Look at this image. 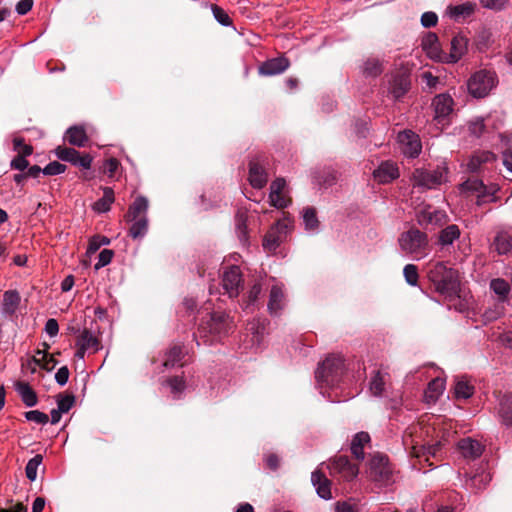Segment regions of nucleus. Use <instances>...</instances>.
Returning <instances> with one entry per match:
<instances>
[{"instance_id": "nucleus-30", "label": "nucleus", "mask_w": 512, "mask_h": 512, "mask_svg": "<svg viewBox=\"0 0 512 512\" xmlns=\"http://www.w3.org/2000/svg\"><path fill=\"white\" fill-rule=\"evenodd\" d=\"M267 174L264 168L257 162H250L249 165V182L252 187L261 189L267 183Z\"/></svg>"}, {"instance_id": "nucleus-40", "label": "nucleus", "mask_w": 512, "mask_h": 512, "mask_svg": "<svg viewBox=\"0 0 512 512\" xmlns=\"http://www.w3.org/2000/svg\"><path fill=\"white\" fill-rule=\"evenodd\" d=\"M474 8L475 5L468 2L460 5L449 6L448 14L454 20L459 21L460 19L471 16L474 12Z\"/></svg>"}, {"instance_id": "nucleus-63", "label": "nucleus", "mask_w": 512, "mask_h": 512, "mask_svg": "<svg viewBox=\"0 0 512 512\" xmlns=\"http://www.w3.org/2000/svg\"><path fill=\"white\" fill-rule=\"evenodd\" d=\"M118 167H119V161L115 158H109L103 164V171L109 177H113L115 175L116 171L118 170Z\"/></svg>"}, {"instance_id": "nucleus-37", "label": "nucleus", "mask_w": 512, "mask_h": 512, "mask_svg": "<svg viewBox=\"0 0 512 512\" xmlns=\"http://www.w3.org/2000/svg\"><path fill=\"white\" fill-rule=\"evenodd\" d=\"M460 237V229L457 225L451 224L442 229L439 233L438 244L442 247L450 246Z\"/></svg>"}, {"instance_id": "nucleus-19", "label": "nucleus", "mask_w": 512, "mask_h": 512, "mask_svg": "<svg viewBox=\"0 0 512 512\" xmlns=\"http://www.w3.org/2000/svg\"><path fill=\"white\" fill-rule=\"evenodd\" d=\"M248 335H251V346L255 350L259 349L266 332V319L254 318L246 326Z\"/></svg>"}, {"instance_id": "nucleus-44", "label": "nucleus", "mask_w": 512, "mask_h": 512, "mask_svg": "<svg viewBox=\"0 0 512 512\" xmlns=\"http://www.w3.org/2000/svg\"><path fill=\"white\" fill-rule=\"evenodd\" d=\"M505 311V303L496 301L493 306L488 307L485 309L482 317L484 321L487 322H493L497 319H499Z\"/></svg>"}, {"instance_id": "nucleus-21", "label": "nucleus", "mask_w": 512, "mask_h": 512, "mask_svg": "<svg viewBox=\"0 0 512 512\" xmlns=\"http://www.w3.org/2000/svg\"><path fill=\"white\" fill-rule=\"evenodd\" d=\"M286 182L283 178H277L270 185L269 199L272 206L282 209L288 206L289 199L283 195Z\"/></svg>"}, {"instance_id": "nucleus-52", "label": "nucleus", "mask_w": 512, "mask_h": 512, "mask_svg": "<svg viewBox=\"0 0 512 512\" xmlns=\"http://www.w3.org/2000/svg\"><path fill=\"white\" fill-rule=\"evenodd\" d=\"M79 152L74 148L59 146L56 149V156L62 160L72 164Z\"/></svg>"}, {"instance_id": "nucleus-59", "label": "nucleus", "mask_w": 512, "mask_h": 512, "mask_svg": "<svg viewBox=\"0 0 512 512\" xmlns=\"http://www.w3.org/2000/svg\"><path fill=\"white\" fill-rule=\"evenodd\" d=\"M66 170V166L64 164H61L60 162H57V161H53V162H50L49 164H47L44 168H43V174L45 175H59L63 172H65Z\"/></svg>"}, {"instance_id": "nucleus-11", "label": "nucleus", "mask_w": 512, "mask_h": 512, "mask_svg": "<svg viewBox=\"0 0 512 512\" xmlns=\"http://www.w3.org/2000/svg\"><path fill=\"white\" fill-rule=\"evenodd\" d=\"M330 475L334 478L343 479L344 481L354 480L358 473L359 468L357 465L351 463L349 458L344 455L334 458L328 466Z\"/></svg>"}, {"instance_id": "nucleus-3", "label": "nucleus", "mask_w": 512, "mask_h": 512, "mask_svg": "<svg viewBox=\"0 0 512 512\" xmlns=\"http://www.w3.org/2000/svg\"><path fill=\"white\" fill-rule=\"evenodd\" d=\"M345 374V363L341 356L327 357L317 368L315 378L320 393L326 397V388L340 387Z\"/></svg>"}, {"instance_id": "nucleus-47", "label": "nucleus", "mask_w": 512, "mask_h": 512, "mask_svg": "<svg viewBox=\"0 0 512 512\" xmlns=\"http://www.w3.org/2000/svg\"><path fill=\"white\" fill-rule=\"evenodd\" d=\"M454 393L457 399H468L473 395L474 387L466 380L459 379L455 384Z\"/></svg>"}, {"instance_id": "nucleus-39", "label": "nucleus", "mask_w": 512, "mask_h": 512, "mask_svg": "<svg viewBox=\"0 0 512 512\" xmlns=\"http://www.w3.org/2000/svg\"><path fill=\"white\" fill-rule=\"evenodd\" d=\"M114 202V191L110 187L103 188V196L98 199L94 205L93 209L98 213H105L110 210L111 204Z\"/></svg>"}, {"instance_id": "nucleus-48", "label": "nucleus", "mask_w": 512, "mask_h": 512, "mask_svg": "<svg viewBox=\"0 0 512 512\" xmlns=\"http://www.w3.org/2000/svg\"><path fill=\"white\" fill-rule=\"evenodd\" d=\"M445 382L441 378H435L428 383L426 397L436 400L444 391Z\"/></svg>"}, {"instance_id": "nucleus-25", "label": "nucleus", "mask_w": 512, "mask_h": 512, "mask_svg": "<svg viewBox=\"0 0 512 512\" xmlns=\"http://www.w3.org/2000/svg\"><path fill=\"white\" fill-rule=\"evenodd\" d=\"M21 302V296L17 290H7L3 293L1 312L5 316L16 313Z\"/></svg>"}, {"instance_id": "nucleus-55", "label": "nucleus", "mask_w": 512, "mask_h": 512, "mask_svg": "<svg viewBox=\"0 0 512 512\" xmlns=\"http://www.w3.org/2000/svg\"><path fill=\"white\" fill-rule=\"evenodd\" d=\"M74 402L75 397L73 395L59 394L57 396V408L63 413L69 412V410L73 407Z\"/></svg>"}, {"instance_id": "nucleus-1", "label": "nucleus", "mask_w": 512, "mask_h": 512, "mask_svg": "<svg viewBox=\"0 0 512 512\" xmlns=\"http://www.w3.org/2000/svg\"><path fill=\"white\" fill-rule=\"evenodd\" d=\"M234 329L232 319L223 311H213L203 318L194 334L197 345L214 344L227 337Z\"/></svg>"}, {"instance_id": "nucleus-31", "label": "nucleus", "mask_w": 512, "mask_h": 512, "mask_svg": "<svg viewBox=\"0 0 512 512\" xmlns=\"http://www.w3.org/2000/svg\"><path fill=\"white\" fill-rule=\"evenodd\" d=\"M498 414L502 423L510 427L512 426V394L505 393L499 398Z\"/></svg>"}, {"instance_id": "nucleus-62", "label": "nucleus", "mask_w": 512, "mask_h": 512, "mask_svg": "<svg viewBox=\"0 0 512 512\" xmlns=\"http://www.w3.org/2000/svg\"><path fill=\"white\" fill-rule=\"evenodd\" d=\"M438 22V16L435 12L427 11L421 16V24L425 28L434 27Z\"/></svg>"}, {"instance_id": "nucleus-61", "label": "nucleus", "mask_w": 512, "mask_h": 512, "mask_svg": "<svg viewBox=\"0 0 512 512\" xmlns=\"http://www.w3.org/2000/svg\"><path fill=\"white\" fill-rule=\"evenodd\" d=\"M484 130L485 124L482 118H477L469 124V132L475 137H480Z\"/></svg>"}, {"instance_id": "nucleus-18", "label": "nucleus", "mask_w": 512, "mask_h": 512, "mask_svg": "<svg viewBox=\"0 0 512 512\" xmlns=\"http://www.w3.org/2000/svg\"><path fill=\"white\" fill-rule=\"evenodd\" d=\"M399 177V169L393 161H383L373 171V178L379 184H388Z\"/></svg>"}, {"instance_id": "nucleus-54", "label": "nucleus", "mask_w": 512, "mask_h": 512, "mask_svg": "<svg viewBox=\"0 0 512 512\" xmlns=\"http://www.w3.org/2000/svg\"><path fill=\"white\" fill-rule=\"evenodd\" d=\"M25 418L27 421L41 425H46L49 422V416L39 410H30L25 412Z\"/></svg>"}, {"instance_id": "nucleus-26", "label": "nucleus", "mask_w": 512, "mask_h": 512, "mask_svg": "<svg viewBox=\"0 0 512 512\" xmlns=\"http://www.w3.org/2000/svg\"><path fill=\"white\" fill-rule=\"evenodd\" d=\"M422 48L431 59L441 62L443 50L440 48L436 34L430 32L423 37Z\"/></svg>"}, {"instance_id": "nucleus-50", "label": "nucleus", "mask_w": 512, "mask_h": 512, "mask_svg": "<svg viewBox=\"0 0 512 512\" xmlns=\"http://www.w3.org/2000/svg\"><path fill=\"white\" fill-rule=\"evenodd\" d=\"M403 275H404L406 282L410 286L418 285L419 274H418V268L416 265H414V264L405 265L404 269H403Z\"/></svg>"}, {"instance_id": "nucleus-36", "label": "nucleus", "mask_w": 512, "mask_h": 512, "mask_svg": "<svg viewBox=\"0 0 512 512\" xmlns=\"http://www.w3.org/2000/svg\"><path fill=\"white\" fill-rule=\"evenodd\" d=\"M76 346H81L92 353L97 352L101 348L99 339L87 329L83 330L78 336Z\"/></svg>"}, {"instance_id": "nucleus-46", "label": "nucleus", "mask_w": 512, "mask_h": 512, "mask_svg": "<svg viewBox=\"0 0 512 512\" xmlns=\"http://www.w3.org/2000/svg\"><path fill=\"white\" fill-rule=\"evenodd\" d=\"M382 63L379 59L369 58L363 64V74L375 78L382 73Z\"/></svg>"}, {"instance_id": "nucleus-41", "label": "nucleus", "mask_w": 512, "mask_h": 512, "mask_svg": "<svg viewBox=\"0 0 512 512\" xmlns=\"http://www.w3.org/2000/svg\"><path fill=\"white\" fill-rule=\"evenodd\" d=\"M491 475L489 472L481 471L479 473L474 474L466 481V487L472 488L475 490H481L485 488L489 482L491 481Z\"/></svg>"}, {"instance_id": "nucleus-5", "label": "nucleus", "mask_w": 512, "mask_h": 512, "mask_svg": "<svg viewBox=\"0 0 512 512\" xmlns=\"http://www.w3.org/2000/svg\"><path fill=\"white\" fill-rule=\"evenodd\" d=\"M149 202L144 196H138L125 215L126 221L130 223L129 236L133 239H142L148 232V212Z\"/></svg>"}, {"instance_id": "nucleus-12", "label": "nucleus", "mask_w": 512, "mask_h": 512, "mask_svg": "<svg viewBox=\"0 0 512 512\" xmlns=\"http://www.w3.org/2000/svg\"><path fill=\"white\" fill-rule=\"evenodd\" d=\"M290 224L287 220H279L266 233L263 239V247L268 252H275L286 239Z\"/></svg>"}, {"instance_id": "nucleus-60", "label": "nucleus", "mask_w": 512, "mask_h": 512, "mask_svg": "<svg viewBox=\"0 0 512 512\" xmlns=\"http://www.w3.org/2000/svg\"><path fill=\"white\" fill-rule=\"evenodd\" d=\"M110 243L109 238L105 236H93L89 241V248L88 250L90 252L97 251L101 246L108 245Z\"/></svg>"}, {"instance_id": "nucleus-43", "label": "nucleus", "mask_w": 512, "mask_h": 512, "mask_svg": "<svg viewBox=\"0 0 512 512\" xmlns=\"http://www.w3.org/2000/svg\"><path fill=\"white\" fill-rule=\"evenodd\" d=\"M303 223L305 230L309 232H315L318 229L319 221L316 215V211L312 207H307L303 210L302 214Z\"/></svg>"}, {"instance_id": "nucleus-17", "label": "nucleus", "mask_w": 512, "mask_h": 512, "mask_svg": "<svg viewBox=\"0 0 512 512\" xmlns=\"http://www.w3.org/2000/svg\"><path fill=\"white\" fill-rule=\"evenodd\" d=\"M468 40L463 35H456L450 43V52H444L441 62L454 64L457 63L467 52Z\"/></svg>"}, {"instance_id": "nucleus-34", "label": "nucleus", "mask_w": 512, "mask_h": 512, "mask_svg": "<svg viewBox=\"0 0 512 512\" xmlns=\"http://www.w3.org/2000/svg\"><path fill=\"white\" fill-rule=\"evenodd\" d=\"M15 390L19 394L22 402L27 407H34L38 403V397L36 392L31 388V386L22 381H17L15 383Z\"/></svg>"}, {"instance_id": "nucleus-28", "label": "nucleus", "mask_w": 512, "mask_h": 512, "mask_svg": "<svg viewBox=\"0 0 512 512\" xmlns=\"http://www.w3.org/2000/svg\"><path fill=\"white\" fill-rule=\"evenodd\" d=\"M458 448L465 458L476 459L483 453V446L477 440L464 438L458 442Z\"/></svg>"}, {"instance_id": "nucleus-24", "label": "nucleus", "mask_w": 512, "mask_h": 512, "mask_svg": "<svg viewBox=\"0 0 512 512\" xmlns=\"http://www.w3.org/2000/svg\"><path fill=\"white\" fill-rule=\"evenodd\" d=\"M311 482L320 498L324 500L332 498L331 482L319 469L312 472Z\"/></svg>"}, {"instance_id": "nucleus-15", "label": "nucleus", "mask_w": 512, "mask_h": 512, "mask_svg": "<svg viewBox=\"0 0 512 512\" xmlns=\"http://www.w3.org/2000/svg\"><path fill=\"white\" fill-rule=\"evenodd\" d=\"M397 141L402 153L409 158H416L421 153V142L419 136L411 130H404L398 133Z\"/></svg>"}, {"instance_id": "nucleus-38", "label": "nucleus", "mask_w": 512, "mask_h": 512, "mask_svg": "<svg viewBox=\"0 0 512 512\" xmlns=\"http://www.w3.org/2000/svg\"><path fill=\"white\" fill-rule=\"evenodd\" d=\"M495 158V154L490 151L475 152L468 162V168L471 171H477L482 164L493 162Z\"/></svg>"}, {"instance_id": "nucleus-64", "label": "nucleus", "mask_w": 512, "mask_h": 512, "mask_svg": "<svg viewBox=\"0 0 512 512\" xmlns=\"http://www.w3.org/2000/svg\"><path fill=\"white\" fill-rule=\"evenodd\" d=\"M72 164L83 169H89L92 164V157L89 154L81 155L79 153L75 160H73Z\"/></svg>"}, {"instance_id": "nucleus-32", "label": "nucleus", "mask_w": 512, "mask_h": 512, "mask_svg": "<svg viewBox=\"0 0 512 512\" xmlns=\"http://www.w3.org/2000/svg\"><path fill=\"white\" fill-rule=\"evenodd\" d=\"M490 290L496 295L497 300L502 303H508L509 302V295H510V285L509 283L502 278H494L489 283Z\"/></svg>"}, {"instance_id": "nucleus-33", "label": "nucleus", "mask_w": 512, "mask_h": 512, "mask_svg": "<svg viewBox=\"0 0 512 512\" xmlns=\"http://www.w3.org/2000/svg\"><path fill=\"white\" fill-rule=\"evenodd\" d=\"M389 379V374L376 370L373 372L369 383V390L372 395L382 397L384 395L386 383Z\"/></svg>"}, {"instance_id": "nucleus-27", "label": "nucleus", "mask_w": 512, "mask_h": 512, "mask_svg": "<svg viewBox=\"0 0 512 512\" xmlns=\"http://www.w3.org/2000/svg\"><path fill=\"white\" fill-rule=\"evenodd\" d=\"M493 247L500 255H507L512 252V229L499 231L493 241Z\"/></svg>"}, {"instance_id": "nucleus-20", "label": "nucleus", "mask_w": 512, "mask_h": 512, "mask_svg": "<svg viewBox=\"0 0 512 512\" xmlns=\"http://www.w3.org/2000/svg\"><path fill=\"white\" fill-rule=\"evenodd\" d=\"M285 305V293L284 285L281 283H275L272 285L269 301L268 310L271 315H278Z\"/></svg>"}, {"instance_id": "nucleus-49", "label": "nucleus", "mask_w": 512, "mask_h": 512, "mask_svg": "<svg viewBox=\"0 0 512 512\" xmlns=\"http://www.w3.org/2000/svg\"><path fill=\"white\" fill-rule=\"evenodd\" d=\"M43 456L41 454H36L33 458H31L25 467L26 477L30 481H34L37 478V470L38 467L42 464Z\"/></svg>"}, {"instance_id": "nucleus-7", "label": "nucleus", "mask_w": 512, "mask_h": 512, "mask_svg": "<svg viewBox=\"0 0 512 512\" xmlns=\"http://www.w3.org/2000/svg\"><path fill=\"white\" fill-rule=\"evenodd\" d=\"M498 85L496 72L488 69H480L474 72L467 80V90L470 96L482 99L490 95Z\"/></svg>"}, {"instance_id": "nucleus-14", "label": "nucleus", "mask_w": 512, "mask_h": 512, "mask_svg": "<svg viewBox=\"0 0 512 512\" xmlns=\"http://www.w3.org/2000/svg\"><path fill=\"white\" fill-rule=\"evenodd\" d=\"M434 119L438 124L446 125L450 121L453 112L454 100L448 93L436 95L433 98Z\"/></svg>"}, {"instance_id": "nucleus-6", "label": "nucleus", "mask_w": 512, "mask_h": 512, "mask_svg": "<svg viewBox=\"0 0 512 512\" xmlns=\"http://www.w3.org/2000/svg\"><path fill=\"white\" fill-rule=\"evenodd\" d=\"M417 425L410 426L403 434L402 443L406 451L417 458L422 456H433L436 457L440 453L441 449L447 445L448 440L445 437L431 443L421 442L414 438V433L418 431Z\"/></svg>"}, {"instance_id": "nucleus-10", "label": "nucleus", "mask_w": 512, "mask_h": 512, "mask_svg": "<svg viewBox=\"0 0 512 512\" xmlns=\"http://www.w3.org/2000/svg\"><path fill=\"white\" fill-rule=\"evenodd\" d=\"M243 275L237 265L225 267L222 273V288L229 298L237 297L243 289Z\"/></svg>"}, {"instance_id": "nucleus-29", "label": "nucleus", "mask_w": 512, "mask_h": 512, "mask_svg": "<svg viewBox=\"0 0 512 512\" xmlns=\"http://www.w3.org/2000/svg\"><path fill=\"white\" fill-rule=\"evenodd\" d=\"M370 442V435L367 432L361 431L356 433L351 441L350 450L353 456L362 461L365 458L364 447Z\"/></svg>"}, {"instance_id": "nucleus-45", "label": "nucleus", "mask_w": 512, "mask_h": 512, "mask_svg": "<svg viewBox=\"0 0 512 512\" xmlns=\"http://www.w3.org/2000/svg\"><path fill=\"white\" fill-rule=\"evenodd\" d=\"M475 43L480 51H484L493 43L492 32L487 28H481L475 37Z\"/></svg>"}, {"instance_id": "nucleus-9", "label": "nucleus", "mask_w": 512, "mask_h": 512, "mask_svg": "<svg viewBox=\"0 0 512 512\" xmlns=\"http://www.w3.org/2000/svg\"><path fill=\"white\" fill-rule=\"evenodd\" d=\"M369 474L372 480L380 485L387 486L394 481L388 457L380 453H376L371 457L369 461Z\"/></svg>"}, {"instance_id": "nucleus-2", "label": "nucleus", "mask_w": 512, "mask_h": 512, "mask_svg": "<svg viewBox=\"0 0 512 512\" xmlns=\"http://www.w3.org/2000/svg\"><path fill=\"white\" fill-rule=\"evenodd\" d=\"M427 276L438 293L447 297L458 294L460 287L458 272L447 263L442 261L430 263Z\"/></svg>"}, {"instance_id": "nucleus-13", "label": "nucleus", "mask_w": 512, "mask_h": 512, "mask_svg": "<svg viewBox=\"0 0 512 512\" xmlns=\"http://www.w3.org/2000/svg\"><path fill=\"white\" fill-rule=\"evenodd\" d=\"M464 191H470L476 193L477 205H482L489 202L495 201V193L497 188L495 186H486L479 179H468L461 185Z\"/></svg>"}, {"instance_id": "nucleus-57", "label": "nucleus", "mask_w": 512, "mask_h": 512, "mask_svg": "<svg viewBox=\"0 0 512 512\" xmlns=\"http://www.w3.org/2000/svg\"><path fill=\"white\" fill-rule=\"evenodd\" d=\"M14 150L18 152V155L30 156L33 153L31 145L25 144L22 138L16 137L13 140Z\"/></svg>"}, {"instance_id": "nucleus-16", "label": "nucleus", "mask_w": 512, "mask_h": 512, "mask_svg": "<svg viewBox=\"0 0 512 512\" xmlns=\"http://www.w3.org/2000/svg\"><path fill=\"white\" fill-rule=\"evenodd\" d=\"M447 215L444 211L427 206L417 212V222L420 226L427 229L431 227L443 226L446 223Z\"/></svg>"}, {"instance_id": "nucleus-56", "label": "nucleus", "mask_w": 512, "mask_h": 512, "mask_svg": "<svg viewBox=\"0 0 512 512\" xmlns=\"http://www.w3.org/2000/svg\"><path fill=\"white\" fill-rule=\"evenodd\" d=\"M114 256V252L110 249H103L99 255L97 262L94 265L95 270H100L101 268L107 266L111 263L112 258Z\"/></svg>"}, {"instance_id": "nucleus-51", "label": "nucleus", "mask_w": 512, "mask_h": 512, "mask_svg": "<svg viewBox=\"0 0 512 512\" xmlns=\"http://www.w3.org/2000/svg\"><path fill=\"white\" fill-rule=\"evenodd\" d=\"M211 10H212L214 18L216 19V21L219 24H221L222 26H226V27L232 25V20L224 9H222L218 5L212 4Z\"/></svg>"}, {"instance_id": "nucleus-23", "label": "nucleus", "mask_w": 512, "mask_h": 512, "mask_svg": "<svg viewBox=\"0 0 512 512\" xmlns=\"http://www.w3.org/2000/svg\"><path fill=\"white\" fill-rule=\"evenodd\" d=\"M289 67V61L285 57L266 60L259 66V74L273 76L283 73Z\"/></svg>"}, {"instance_id": "nucleus-35", "label": "nucleus", "mask_w": 512, "mask_h": 512, "mask_svg": "<svg viewBox=\"0 0 512 512\" xmlns=\"http://www.w3.org/2000/svg\"><path fill=\"white\" fill-rule=\"evenodd\" d=\"M65 140L73 146L84 147L88 137L84 127L75 125L67 129Z\"/></svg>"}, {"instance_id": "nucleus-53", "label": "nucleus", "mask_w": 512, "mask_h": 512, "mask_svg": "<svg viewBox=\"0 0 512 512\" xmlns=\"http://www.w3.org/2000/svg\"><path fill=\"white\" fill-rule=\"evenodd\" d=\"M247 218L243 213H238L236 216V232L242 242L247 241Z\"/></svg>"}, {"instance_id": "nucleus-22", "label": "nucleus", "mask_w": 512, "mask_h": 512, "mask_svg": "<svg viewBox=\"0 0 512 512\" xmlns=\"http://www.w3.org/2000/svg\"><path fill=\"white\" fill-rule=\"evenodd\" d=\"M410 77L405 73H397L389 81V93L395 98L403 97L410 88Z\"/></svg>"}, {"instance_id": "nucleus-58", "label": "nucleus", "mask_w": 512, "mask_h": 512, "mask_svg": "<svg viewBox=\"0 0 512 512\" xmlns=\"http://www.w3.org/2000/svg\"><path fill=\"white\" fill-rule=\"evenodd\" d=\"M166 382L174 395L181 393L185 389V382L182 377L174 376L169 378Z\"/></svg>"}, {"instance_id": "nucleus-4", "label": "nucleus", "mask_w": 512, "mask_h": 512, "mask_svg": "<svg viewBox=\"0 0 512 512\" xmlns=\"http://www.w3.org/2000/svg\"><path fill=\"white\" fill-rule=\"evenodd\" d=\"M398 245L403 255L417 261L425 258L430 251L428 235L414 227L399 235Z\"/></svg>"}, {"instance_id": "nucleus-8", "label": "nucleus", "mask_w": 512, "mask_h": 512, "mask_svg": "<svg viewBox=\"0 0 512 512\" xmlns=\"http://www.w3.org/2000/svg\"><path fill=\"white\" fill-rule=\"evenodd\" d=\"M446 165L435 168H416L412 173L413 186L421 190L437 189L447 181Z\"/></svg>"}, {"instance_id": "nucleus-42", "label": "nucleus", "mask_w": 512, "mask_h": 512, "mask_svg": "<svg viewBox=\"0 0 512 512\" xmlns=\"http://www.w3.org/2000/svg\"><path fill=\"white\" fill-rule=\"evenodd\" d=\"M183 357V349L179 345H174L165 353L163 366L165 368H173L177 365Z\"/></svg>"}]
</instances>
